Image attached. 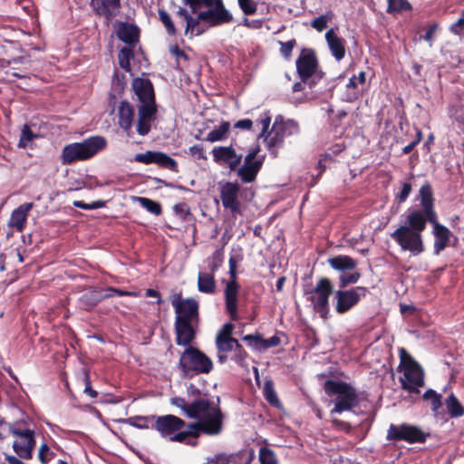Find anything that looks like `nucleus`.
<instances>
[{"instance_id": "obj_1", "label": "nucleus", "mask_w": 464, "mask_h": 464, "mask_svg": "<svg viewBox=\"0 0 464 464\" xmlns=\"http://www.w3.org/2000/svg\"><path fill=\"white\" fill-rule=\"evenodd\" d=\"M191 9V14L183 7H179L176 15L186 22L185 35L192 38L204 34L208 27L219 26L234 21L232 14L226 8L223 0H185Z\"/></svg>"}, {"instance_id": "obj_2", "label": "nucleus", "mask_w": 464, "mask_h": 464, "mask_svg": "<svg viewBox=\"0 0 464 464\" xmlns=\"http://www.w3.org/2000/svg\"><path fill=\"white\" fill-rule=\"evenodd\" d=\"M188 419L196 420L188 423L197 440L201 434L215 436L222 431L223 414L218 402L215 403L208 399L191 401Z\"/></svg>"}, {"instance_id": "obj_3", "label": "nucleus", "mask_w": 464, "mask_h": 464, "mask_svg": "<svg viewBox=\"0 0 464 464\" xmlns=\"http://www.w3.org/2000/svg\"><path fill=\"white\" fill-rule=\"evenodd\" d=\"M423 208L421 210H410L404 224L400 225L392 234V238L399 245L402 251H408L412 256H419L424 252L425 246L422 232L426 228Z\"/></svg>"}, {"instance_id": "obj_4", "label": "nucleus", "mask_w": 464, "mask_h": 464, "mask_svg": "<svg viewBox=\"0 0 464 464\" xmlns=\"http://www.w3.org/2000/svg\"><path fill=\"white\" fill-rule=\"evenodd\" d=\"M154 430L162 439L169 442L181 443L190 447H196L198 443L190 430L189 423L173 414L158 416Z\"/></svg>"}, {"instance_id": "obj_5", "label": "nucleus", "mask_w": 464, "mask_h": 464, "mask_svg": "<svg viewBox=\"0 0 464 464\" xmlns=\"http://www.w3.org/2000/svg\"><path fill=\"white\" fill-rule=\"evenodd\" d=\"M420 198V207L423 208L426 223L430 222L433 226V234L435 237L434 250L438 255L449 244L451 232L448 227L438 222V217L434 210V199L432 190L430 185H424L419 191Z\"/></svg>"}, {"instance_id": "obj_6", "label": "nucleus", "mask_w": 464, "mask_h": 464, "mask_svg": "<svg viewBox=\"0 0 464 464\" xmlns=\"http://www.w3.org/2000/svg\"><path fill=\"white\" fill-rule=\"evenodd\" d=\"M107 146V140L102 136H92L82 142H74L63 147L61 154V161L63 165H69L75 161L87 160Z\"/></svg>"}, {"instance_id": "obj_7", "label": "nucleus", "mask_w": 464, "mask_h": 464, "mask_svg": "<svg viewBox=\"0 0 464 464\" xmlns=\"http://www.w3.org/2000/svg\"><path fill=\"white\" fill-rule=\"evenodd\" d=\"M324 389L329 397L334 398L331 416L334 413L352 411L359 403L355 389L346 382L328 380L324 382Z\"/></svg>"}, {"instance_id": "obj_8", "label": "nucleus", "mask_w": 464, "mask_h": 464, "mask_svg": "<svg viewBox=\"0 0 464 464\" xmlns=\"http://www.w3.org/2000/svg\"><path fill=\"white\" fill-rule=\"evenodd\" d=\"M179 368L185 377L209 373L213 369L211 359L196 347L189 346L180 355Z\"/></svg>"}, {"instance_id": "obj_9", "label": "nucleus", "mask_w": 464, "mask_h": 464, "mask_svg": "<svg viewBox=\"0 0 464 464\" xmlns=\"http://www.w3.org/2000/svg\"><path fill=\"white\" fill-rule=\"evenodd\" d=\"M296 72L302 82L313 88L324 75L318 70L319 62L314 49L304 48L295 61Z\"/></svg>"}, {"instance_id": "obj_10", "label": "nucleus", "mask_w": 464, "mask_h": 464, "mask_svg": "<svg viewBox=\"0 0 464 464\" xmlns=\"http://www.w3.org/2000/svg\"><path fill=\"white\" fill-rule=\"evenodd\" d=\"M400 356L402 372L400 382L402 389L419 393L420 388L424 385L423 371L420 365L404 349H401Z\"/></svg>"}, {"instance_id": "obj_11", "label": "nucleus", "mask_w": 464, "mask_h": 464, "mask_svg": "<svg viewBox=\"0 0 464 464\" xmlns=\"http://www.w3.org/2000/svg\"><path fill=\"white\" fill-rule=\"evenodd\" d=\"M131 85L138 100V116H155L157 104L151 81L137 77L133 79Z\"/></svg>"}, {"instance_id": "obj_12", "label": "nucleus", "mask_w": 464, "mask_h": 464, "mask_svg": "<svg viewBox=\"0 0 464 464\" xmlns=\"http://www.w3.org/2000/svg\"><path fill=\"white\" fill-rule=\"evenodd\" d=\"M229 276L230 279L225 281V305L230 318L236 321L238 319L237 305L240 285L237 281V260L233 256L229 258Z\"/></svg>"}, {"instance_id": "obj_13", "label": "nucleus", "mask_w": 464, "mask_h": 464, "mask_svg": "<svg viewBox=\"0 0 464 464\" xmlns=\"http://www.w3.org/2000/svg\"><path fill=\"white\" fill-rule=\"evenodd\" d=\"M430 433L419 426L401 423L400 425L391 424L387 430L386 439L388 440H403L408 443H423Z\"/></svg>"}, {"instance_id": "obj_14", "label": "nucleus", "mask_w": 464, "mask_h": 464, "mask_svg": "<svg viewBox=\"0 0 464 464\" xmlns=\"http://www.w3.org/2000/svg\"><path fill=\"white\" fill-rule=\"evenodd\" d=\"M334 292V286L329 278L322 277L316 283L315 287L310 292L308 297L314 309L326 318L329 312V297Z\"/></svg>"}, {"instance_id": "obj_15", "label": "nucleus", "mask_w": 464, "mask_h": 464, "mask_svg": "<svg viewBox=\"0 0 464 464\" xmlns=\"http://www.w3.org/2000/svg\"><path fill=\"white\" fill-rule=\"evenodd\" d=\"M367 289L363 286H356L351 289H339L334 292L335 311L343 314L354 307L361 299L364 298Z\"/></svg>"}, {"instance_id": "obj_16", "label": "nucleus", "mask_w": 464, "mask_h": 464, "mask_svg": "<svg viewBox=\"0 0 464 464\" xmlns=\"http://www.w3.org/2000/svg\"><path fill=\"white\" fill-rule=\"evenodd\" d=\"M11 433L18 438L13 443L14 452L22 459H31L35 446L34 431L29 429H11Z\"/></svg>"}, {"instance_id": "obj_17", "label": "nucleus", "mask_w": 464, "mask_h": 464, "mask_svg": "<svg viewBox=\"0 0 464 464\" xmlns=\"http://www.w3.org/2000/svg\"><path fill=\"white\" fill-rule=\"evenodd\" d=\"M175 322L198 324V303L193 298L173 301Z\"/></svg>"}, {"instance_id": "obj_18", "label": "nucleus", "mask_w": 464, "mask_h": 464, "mask_svg": "<svg viewBox=\"0 0 464 464\" xmlns=\"http://www.w3.org/2000/svg\"><path fill=\"white\" fill-rule=\"evenodd\" d=\"M239 190L240 186L237 182H226L220 186V198L223 207L229 209L234 217L242 213L238 200Z\"/></svg>"}, {"instance_id": "obj_19", "label": "nucleus", "mask_w": 464, "mask_h": 464, "mask_svg": "<svg viewBox=\"0 0 464 464\" xmlns=\"http://www.w3.org/2000/svg\"><path fill=\"white\" fill-rule=\"evenodd\" d=\"M258 151V148L252 149L246 156L244 164L237 169V176L244 183L254 181L262 167V160H256Z\"/></svg>"}, {"instance_id": "obj_20", "label": "nucleus", "mask_w": 464, "mask_h": 464, "mask_svg": "<svg viewBox=\"0 0 464 464\" xmlns=\"http://www.w3.org/2000/svg\"><path fill=\"white\" fill-rule=\"evenodd\" d=\"M271 118H263L262 124V136H266V140L270 146H274L283 140L284 138V126L283 118H276L270 130H268Z\"/></svg>"}, {"instance_id": "obj_21", "label": "nucleus", "mask_w": 464, "mask_h": 464, "mask_svg": "<svg viewBox=\"0 0 464 464\" xmlns=\"http://www.w3.org/2000/svg\"><path fill=\"white\" fill-rule=\"evenodd\" d=\"M95 14L111 21L120 14L121 0H91Z\"/></svg>"}, {"instance_id": "obj_22", "label": "nucleus", "mask_w": 464, "mask_h": 464, "mask_svg": "<svg viewBox=\"0 0 464 464\" xmlns=\"http://www.w3.org/2000/svg\"><path fill=\"white\" fill-rule=\"evenodd\" d=\"M198 324L186 322H175L176 343L178 345L189 347L196 337Z\"/></svg>"}, {"instance_id": "obj_23", "label": "nucleus", "mask_w": 464, "mask_h": 464, "mask_svg": "<svg viewBox=\"0 0 464 464\" xmlns=\"http://www.w3.org/2000/svg\"><path fill=\"white\" fill-rule=\"evenodd\" d=\"M33 208L34 203L32 202L20 205L12 212L8 221V226L18 232H22L26 227L27 216Z\"/></svg>"}, {"instance_id": "obj_24", "label": "nucleus", "mask_w": 464, "mask_h": 464, "mask_svg": "<svg viewBox=\"0 0 464 464\" xmlns=\"http://www.w3.org/2000/svg\"><path fill=\"white\" fill-rule=\"evenodd\" d=\"M117 37L130 46H134L140 38V29L133 24L122 22L117 30Z\"/></svg>"}, {"instance_id": "obj_25", "label": "nucleus", "mask_w": 464, "mask_h": 464, "mask_svg": "<svg viewBox=\"0 0 464 464\" xmlns=\"http://www.w3.org/2000/svg\"><path fill=\"white\" fill-rule=\"evenodd\" d=\"M325 40L332 55L337 60L341 61L345 56V41L338 36L334 29H330L325 34Z\"/></svg>"}, {"instance_id": "obj_26", "label": "nucleus", "mask_w": 464, "mask_h": 464, "mask_svg": "<svg viewBox=\"0 0 464 464\" xmlns=\"http://www.w3.org/2000/svg\"><path fill=\"white\" fill-rule=\"evenodd\" d=\"M329 266L337 271L344 272L356 267V261L349 256H336L327 260Z\"/></svg>"}, {"instance_id": "obj_27", "label": "nucleus", "mask_w": 464, "mask_h": 464, "mask_svg": "<svg viewBox=\"0 0 464 464\" xmlns=\"http://www.w3.org/2000/svg\"><path fill=\"white\" fill-rule=\"evenodd\" d=\"M156 415L150 416H135L129 419L119 420L121 422H125L133 426L137 429L147 430V429H154V424L156 422Z\"/></svg>"}, {"instance_id": "obj_28", "label": "nucleus", "mask_w": 464, "mask_h": 464, "mask_svg": "<svg viewBox=\"0 0 464 464\" xmlns=\"http://www.w3.org/2000/svg\"><path fill=\"white\" fill-rule=\"evenodd\" d=\"M198 289L204 294H214L216 291L215 275L199 272L198 275Z\"/></svg>"}, {"instance_id": "obj_29", "label": "nucleus", "mask_w": 464, "mask_h": 464, "mask_svg": "<svg viewBox=\"0 0 464 464\" xmlns=\"http://www.w3.org/2000/svg\"><path fill=\"white\" fill-rule=\"evenodd\" d=\"M103 300L102 294L98 290H88L80 296V303L86 310L92 309Z\"/></svg>"}, {"instance_id": "obj_30", "label": "nucleus", "mask_w": 464, "mask_h": 464, "mask_svg": "<svg viewBox=\"0 0 464 464\" xmlns=\"http://www.w3.org/2000/svg\"><path fill=\"white\" fill-rule=\"evenodd\" d=\"M134 57V52L131 47H122L118 53L119 65L125 72H130V60Z\"/></svg>"}, {"instance_id": "obj_31", "label": "nucleus", "mask_w": 464, "mask_h": 464, "mask_svg": "<svg viewBox=\"0 0 464 464\" xmlns=\"http://www.w3.org/2000/svg\"><path fill=\"white\" fill-rule=\"evenodd\" d=\"M387 2L386 12L391 14L412 10V5L408 0H387Z\"/></svg>"}, {"instance_id": "obj_32", "label": "nucleus", "mask_w": 464, "mask_h": 464, "mask_svg": "<svg viewBox=\"0 0 464 464\" xmlns=\"http://www.w3.org/2000/svg\"><path fill=\"white\" fill-rule=\"evenodd\" d=\"M230 124L227 121H223L218 128L211 130L206 140L210 142L223 140L227 138Z\"/></svg>"}, {"instance_id": "obj_33", "label": "nucleus", "mask_w": 464, "mask_h": 464, "mask_svg": "<svg viewBox=\"0 0 464 464\" xmlns=\"http://www.w3.org/2000/svg\"><path fill=\"white\" fill-rule=\"evenodd\" d=\"M446 406L451 417H461L464 415V407L460 404L457 397L450 394L446 400Z\"/></svg>"}, {"instance_id": "obj_34", "label": "nucleus", "mask_w": 464, "mask_h": 464, "mask_svg": "<svg viewBox=\"0 0 464 464\" xmlns=\"http://www.w3.org/2000/svg\"><path fill=\"white\" fill-rule=\"evenodd\" d=\"M234 149L229 147H216L212 150L213 158L217 162H227L234 157Z\"/></svg>"}, {"instance_id": "obj_35", "label": "nucleus", "mask_w": 464, "mask_h": 464, "mask_svg": "<svg viewBox=\"0 0 464 464\" xmlns=\"http://www.w3.org/2000/svg\"><path fill=\"white\" fill-rule=\"evenodd\" d=\"M263 393L266 400L273 406L279 407L280 401L277 398L276 392L274 388V382L271 380H266L264 384Z\"/></svg>"}, {"instance_id": "obj_36", "label": "nucleus", "mask_w": 464, "mask_h": 464, "mask_svg": "<svg viewBox=\"0 0 464 464\" xmlns=\"http://www.w3.org/2000/svg\"><path fill=\"white\" fill-rule=\"evenodd\" d=\"M238 343V341L235 338L223 339L222 337H216V345L219 353L234 352Z\"/></svg>"}, {"instance_id": "obj_37", "label": "nucleus", "mask_w": 464, "mask_h": 464, "mask_svg": "<svg viewBox=\"0 0 464 464\" xmlns=\"http://www.w3.org/2000/svg\"><path fill=\"white\" fill-rule=\"evenodd\" d=\"M154 163L170 170H177V162L165 153L156 151Z\"/></svg>"}, {"instance_id": "obj_38", "label": "nucleus", "mask_w": 464, "mask_h": 464, "mask_svg": "<svg viewBox=\"0 0 464 464\" xmlns=\"http://www.w3.org/2000/svg\"><path fill=\"white\" fill-rule=\"evenodd\" d=\"M159 16L160 20L164 24L168 34L170 36H174L177 33V30L170 15L165 10L160 9Z\"/></svg>"}, {"instance_id": "obj_39", "label": "nucleus", "mask_w": 464, "mask_h": 464, "mask_svg": "<svg viewBox=\"0 0 464 464\" xmlns=\"http://www.w3.org/2000/svg\"><path fill=\"white\" fill-rule=\"evenodd\" d=\"M258 459L260 464H278L275 452L266 447L260 449Z\"/></svg>"}, {"instance_id": "obj_40", "label": "nucleus", "mask_w": 464, "mask_h": 464, "mask_svg": "<svg viewBox=\"0 0 464 464\" xmlns=\"http://www.w3.org/2000/svg\"><path fill=\"white\" fill-rule=\"evenodd\" d=\"M137 200L149 212H150L156 216H159L161 214V211H162L161 206L158 202H156L152 199L147 198H140V197L137 198Z\"/></svg>"}, {"instance_id": "obj_41", "label": "nucleus", "mask_w": 464, "mask_h": 464, "mask_svg": "<svg viewBox=\"0 0 464 464\" xmlns=\"http://www.w3.org/2000/svg\"><path fill=\"white\" fill-rule=\"evenodd\" d=\"M209 272L215 275L216 271L220 267L223 262V252L221 250H216L213 255L208 258Z\"/></svg>"}, {"instance_id": "obj_42", "label": "nucleus", "mask_w": 464, "mask_h": 464, "mask_svg": "<svg viewBox=\"0 0 464 464\" xmlns=\"http://www.w3.org/2000/svg\"><path fill=\"white\" fill-rule=\"evenodd\" d=\"M333 18V13L330 11L324 14H322L318 17H315L312 23L311 26L317 30L318 32H322L327 27V23Z\"/></svg>"}, {"instance_id": "obj_43", "label": "nucleus", "mask_w": 464, "mask_h": 464, "mask_svg": "<svg viewBox=\"0 0 464 464\" xmlns=\"http://www.w3.org/2000/svg\"><path fill=\"white\" fill-rule=\"evenodd\" d=\"M37 135L34 134L30 127L28 125H24L22 130H21V136L18 142V146L20 148H26L34 138H36Z\"/></svg>"}, {"instance_id": "obj_44", "label": "nucleus", "mask_w": 464, "mask_h": 464, "mask_svg": "<svg viewBox=\"0 0 464 464\" xmlns=\"http://www.w3.org/2000/svg\"><path fill=\"white\" fill-rule=\"evenodd\" d=\"M237 3L245 15H253L257 11V3L255 0H237Z\"/></svg>"}, {"instance_id": "obj_45", "label": "nucleus", "mask_w": 464, "mask_h": 464, "mask_svg": "<svg viewBox=\"0 0 464 464\" xmlns=\"http://www.w3.org/2000/svg\"><path fill=\"white\" fill-rule=\"evenodd\" d=\"M169 401L171 405L179 408L183 414L188 418L189 411L191 409V401L187 402L182 397H172Z\"/></svg>"}, {"instance_id": "obj_46", "label": "nucleus", "mask_w": 464, "mask_h": 464, "mask_svg": "<svg viewBox=\"0 0 464 464\" xmlns=\"http://www.w3.org/2000/svg\"><path fill=\"white\" fill-rule=\"evenodd\" d=\"M279 44H280V53L282 54V56L286 60H290V58L292 56L293 49L296 45V40L291 39L287 42L279 41Z\"/></svg>"}, {"instance_id": "obj_47", "label": "nucleus", "mask_w": 464, "mask_h": 464, "mask_svg": "<svg viewBox=\"0 0 464 464\" xmlns=\"http://www.w3.org/2000/svg\"><path fill=\"white\" fill-rule=\"evenodd\" d=\"M361 277V274L358 272L351 273V274H342L339 276V286L341 288L345 287L348 285L355 284L359 278Z\"/></svg>"}, {"instance_id": "obj_48", "label": "nucleus", "mask_w": 464, "mask_h": 464, "mask_svg": "<svg viewBox=\"0 0 464 464\" xmlns=\"http://www.w3.org/2000/svg\"><path fill=\"white\" fill-rule=\"evenodd\" d=\"M118 116H134V106L128 101H121L117 106Z\"/></svg>"}, {"instance_id": "obj_49", "label": "nucleus", "mask_w": 464, "mask_h": 464, "mask_svg": "<svg viewBox=\"0 0 464 464\" xmlns=\"http://www.w3.org/2000/svg\"><path fill=\"white\" fill-rule=\"evenodd\" d=\"M423 398L430 401L432 411H437L441 405L440 395L437 394L433 390H428L424 393Z\"/></svg>"}, {"instance_id": "obj_50", "label": "nucleus", "mask_w": 464, "mask_h": 464, "mask_svg": "<svg viewBox=\"0 0 464 464\" xmlns=\"http://www.w3.org/2000/svg\"><path fill=\"white\" fill-rule=\"evenodd\" d=\"M151 118H138L136 122V130L141 135H147L150 130V120Z\"/></svg>"}, {"instance_id": "obj_51", "label": "nucleus", "mask_w": 464, "mask_h": 464, "mask_svg": "<svg viewBox=\"0 0 464 464\" xmlns=\"http://www.w3.org/2000/svg\"><path fill=\"white\" fill-rule=\"evenodd\" d=\"M112 85L116 91L121 92L126 85V75L124 73H120L118 71H115L112 79Z\"/></svg>"}, {"instance_id": "obj_52", "label": "nucleus", "mask_w": 464, "mask_h": 464, "mask_svg": "<svg viewBox=\"0 0 464 464\" xmlns=\"http://www.w3.org/2000/svg\"><path fill=\"white\" fill-rule=\"evenodd\" d=\"M246 357H247V353L243 349L242 345L240 343H238V345L237 346V348L234 351L233 359L238 365L244 367V366H246Z\"/></svg>"}, {"instance_id": "obj_53", "label": "nucleus", "mask_w": 464, "mask_h": 464, "mask_svg": "<svg viewBox=\"0 0 464 464\" xmlns=\"http://www.w3.org/2000/svg\"><path fill=\"white\" fill-rule=\"evenodd\" d=\"M156 151H147L145 153H138L135 155L134 160L137 162L150 164L154 163Z\"/></svg>"}, {"instance_id": "obj_54", "label": "nucleus", "mask_w": 464, "mask_h": 464, "mask_svg": "<svg viewBox=\"0 0 464 464\" xmlns=\"http://www.w3.org/2000/svg\"><path fill=\"white\" fill-rule=\"evenodd\" d=\"M244 341H246L250 346L256 349L262 350L263 338L259 334H247L243 337Z\"/></svg>"}, {"instance_id": "obj_55", "label": "nucleus", "mask_w": 464, "mask_h": 464, "mask_svg": "<svg viewBox=\"0 0 464 464\" xmlns=\"http://www.w3.org/2000/svg\"><path fill=\"white\" fill-rule=\"evenodd\" d=\"M73 206L82 209H97L102 208L104 206V202L97 200L88 204L83 201H74Z\"/></svg>"}, {"instance_id": "obj_56", "label": "nucleus", "mask_w": 464, "mask_h": 464, "mask_svg": "<svg viewBox=\"0 0 464 464\" xmlns=\"http://www.w3.org/2000/svg\"><path fill=\"white\" fill-rule=\"evenodd\" d=\"M450 32L456 35H460L464 32V12L462 11L460 17L451 24Z\"/></svg>"}, {"instance_id": "obj_57", "label": "nucleus", "mask_w": 464, "mask_h": 464, "mask_svg": "<svg viewBox=\"0 0 464 464\" xmlns=\"http://www.w3.org/2000/svg\"><path fill=\"white\" fill-rule=\"evenodd\" d=\"M331 417V422L335 430H343L346 433H349L351 431V424L349 422L338 420L336 418H334L333 416Z\"/></svg>"}, {"instance_id": "obj_58", "label": "nucleus", "mask_w": 464, "mask_h": 464, "mask_svg": "<svg viewBox=\"0 0 464 464\" xmlns=\"http://www.w3.org/2000/svg\"><path fill=\"white\" fill-rule=\"evenodd\" d=\"M53 457V453L50 451L47 444L44 443L39 449V459L42 463H47Z\"/></svg>"}, {"instance_id": "obj_59", "label": "nucleus", "mask_w": 464, "mask_h": 464, "mask_svg": "<svg viewBox=\"0 0 464 464\" xmlns=\"http://www.w3.org/2000/svg\"><path fill=\"white\" fill-rule=\"evenodd\" d=\"M234 330V325L231 323H227L223 325L221 330L217 334V337H222L223 339H231V334Z\"/></svg>"}, {"instance_id": "obj_60", "label": "nucleus", "mask_w": 464, "mask_h": 464, "mask_svg": "<svg viewBox=\"0 0 464 464\" xmlns=\"http://www.w3.org/2000/svg\"><path fill=\"white\" fill-rule=\"evenodd\" d=\"M170 52L172 54H174L176 56L178 65H179V61L181 59L184 60L185 62L188 61V54L183 50H181L178 45L172 46L170 48Z\"/></svg>"}, {"instance_id": "obj_61", "label": "nucleus", "mask_w": 464, "mask_h": 464, "mask_svg": "<svg viewBox=\"0 0 464 464\" xmlns=\"http://www.w3.org/2000/svg\"><path fill=\"white\" fill-rule=\"evenodd\" d=\"M173 210L178 216H179L180 218L183 219H185L186 217L189 214L188 208L184 203L176 204L173 207Z\"/></svg>"}, {"instance_id": "obj_62", "label": "nucleus", "mask_w": 464, "mask_h": 464, "mask_svg": "<svg viewBox=\"0 0 464 464\" xmlns=\"http://www.w3.org/2000/svg\"><path fill=\"white\" fill-rule=\"evenodd\" d=\"M133 118H120L119 125L122 128L129 136L132 135L131 126Z\"/></svg>"}, {"instance_id": "obj_63", "label": "nucleus", "mask_w": 464, "mask_h": 464, "mask_svg": "<svg viewBox=\"0 0 464 464\" xmlns=\"http://www.w3.org/2000/svg\"><path fill=\"white\" fill-rule=\"evenodd\" d=\"M280 343V338L274 335L268 339H263L262 342V350L268 349L270 347L277 346Z\"/></svg>"}, {"instance_id": "obj_64", "label": "nucleus", "mask_w": 464, "mask_h": 464, "mask_svg": "<svg viewBox=\"0 0 464 464\" xmlns=\"http://www.w3.org/2000/svg\"><path fill=\"white\" fill-rule=\"evenodd\" d=\"M84 382H85L84 392L86 394H88L91 398H96L98 393L96 391L92 390V388L91 386L90 376L87 372H85V373H84Z\"/></svg>"}]
</instances>
